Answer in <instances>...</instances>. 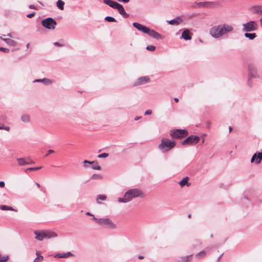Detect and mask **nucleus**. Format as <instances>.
Instances as JSON below:
<instances>
[{"label":"nucleus","instance_id":"1","mask_svg":"<svg viewBox=\"0 0 262 262\" xmlns=\"http://www.w3.org/2000/svg\"><path fill=\"white\" fill-rule=\"evenodd\" d=\"M233 30V27L232 25L223 24L212 27L210 28L209 33L213 38H219Z\"/></svg>","mask_w":262,"mask_h":262},{"label":"nucleus","instance_id":"2","mask_svg":"<svg viewBox=\"0 0 262 262\" xmlns=\"http://www.w3.org/2000/svg\"><path fill=\"white\" fill-rule=\"evenodd\" d=\"M144 196V193L142 190L138 188H133L126 191L123 198H119L118 201L120 203H127L134 198H143Z\"/></svg>","mask_w":262,"mask_h":262},{"label":"nucleus","instance_id":"3","mask_svg":"<svg viewBox=\"0 0 262 262\" xmlns=\"http://www.w3.org/2000/svg\"><path fill=\"white\" fill-rule=\"evenodd\" d=\"M176 145L174 140H170L167 138H162L161 143L158 145V148L162 152H168L171 150Z\"/></svg>","mask_w":262,"mask_h":262},{"label":"nucleus","instance_id":"4","mask_svg":"<svg viewBox=\"0 0 262 262\" xmlns=\"http://www.w3.org/2000/svg\"><path fill=\"white\" fill-rule=\"evenodd\" d=\"M34 233L35 235V239L41 241L45 238H51L57 236V234L49 230H35Z\"/></svg>","mask_w":262,"mask_h":262},{"label":"nucleus","instance_id":"5","mask_svg":"<svg viewBox=\"0 0 262 262\" xmlns=\"http://www.w3.org/2000/svg\"><path fill=\"white\" fill-rule=\"evenodd\" d=\"M92 220L97 224L105 228H113L115 226L113 221L108 217L98 219L97 217H92Z\"/></svg>","mask_w":262,"mask_h":262},{"label":"nucleus","instance_id":"6","mask_svg":"<svg viewBox=\"0 0 262 262\" xmlns=\"http://www.w3.org/2000/svg\"><path fill=\"white\" fill-rule=\"evenodd\" d=\"M41 24L42 26L49 30H53L57 24L56 21L51 17H48L42 20Z\"/></svg>","mask_w":262,"mask_h":262},{"label":"nucleus","instance_id":"7","mask_svg":"<svg viewBox=\"0 0 262 262\" xmlns=\"http://www.w3.org/2000/svg\"><path fill=\"white\" fill-rule=\"evenodd\" d=\"M243 31L244 32H251L256 30L258 25L254 21H250L243 25Z\"/></svg>","mask_w":262,"mask_h":262},{"label":"nucleus","instance_id":"8","mask_svg":"<svg viewBox=\"0 0 262 262\" xmlns=\"http://www.w3.org/2000/svg\"><path fill=\"white\" fill-rule=\"evenodd\" d=\"M200 140L199 136L191 135L182 142V145H194L197 144Z\"/></svg>","mask_w":262,"mask_h":262},{"label":"nucleus","instance_id":"9","mask_svg":"<svg viewBox=\"0 0 262 262\" xmlns=\"http://www.w3.org/2000/svg\"><path fill=\"white\" fill-rule=\"evenodd\" d=\"M188 135L186 129H174L171 131L170 135L174 138H179L185 137Z\"/></svg>","mask_w":262,"mask_h":262},{"label":"nucleus","instance_id":"10","mask_svg":"<svg viewBox=\"0 0 262 262\" xmlns=\"http://www.w3.org/2000/svg\"><path fill=\"white\" fill-rule=\"evenodd\" d=\"M16 160L19 166H26L35 163L34 161H33L30 157L18 158L16 159Z\"/></svg>","mask_w":262,"mask_h":262},{"label":"nucleus","instance_id":"11","mask_svg":"<svg viewBox=\"0 0 262 262\" xmlns=\"http://www.w3.org/2000/svg\"><path fill=\"white\" fill-rule=\"evenodd\" d=\"M116 9L118 11L123 18H126L129 17V14L126 13L122 5L117 2H116Z\"/></svg>","mask_w":262,"mask_h":262},{"label":"nucleus","instance_id":"12","mask_svg":"<svg viewBox=\"0 0 262 262\" xmlns=\"http://www.w3.org/2000/svg\"><path fill=\"white\" fill-rule=\"evenodd\" d=\"M262 160V151L255 153L251 158V162H255L256 164H259Z\"/></svg>","mask_w":262,"mask_h":262},{"label":"nucleus","instance_id":"13","mask_svg":"<svg viewBox=\"0 0 262 262\" xmlns=\"http://www.w3.org/2000/svg\"><path fill=\"white\" fill-rule=\"evenodd\" d=\"M248 69L249 71V79L255 77L256 70L255 66L252 64H248Z\"/></svg>","mask_w":262,"mask_h":262},{"label":"nucleus","instance_id":"14","mask_svg":"<svg viewBox=\"0 0 262 262\" xmlns=\"http://www.w3.org/2000/svg\"><path fill=\"white\" fill-rule=\"evenodd\" d=\"M150 80L148 76H143L139 78L135 82L134 85L138 86L144 84L148 82Z\"/></svg>","mask_w":262,"mask_h":262},{"label":"nucleus","instance_id":"15","mask_svg":"<svg viewBox=\"0 0 262 262\" xmlns=\"http://www.w3.org/2000/svg\"><path fill=\"white\" fill-rule=\"evenodd\" d=\"M85 163H88L89 164H91L92 168L94 169H96V170H100L101 169V167L99 165L98 162L96 161L90 162V161L85 160L83 161V166L84 167L87 168L88 167V166L86 165H85Z\"/></svg>","mask_w":262,"mask_h":262},{"label":"nucleus","instance_id":"16","mask_svg":"<svg viewBox=\"0 0 262 262\" xmlns=\"http://www.w3.org/2000/svg\"><path fill=\"white\" fill-rule=\"evenodd\" d=\"M146 34H147L150 37L156 39H159L162 38L161 35L159 33L149 28H148V31H147Z\"/></svg>","mask_w":262,"mask_h":262},{"label":"nucleus","instance_id":"17","mask_svg":"<svg viewBox=\"0 0 262 262\" xmlns=\"http://www.w3.org/2000/svg\"><path fill=\"white\" fill-rule=\"evenodd\" d=\"M133 26L139 31L143 32L144 33H146L147 31H148V28L138 23H134Z\"/></svg>","mask_w":262,"mask_h":262},{"label":"nucleus","instance_id":"18","mask_svg":"<svg viewBox=\"0 0 262 262\" xmlns=\"http://www.w3.org/2000/svg\"><path fill=\"white\" fill-rule=\"evenodd\" d=\"M107 199V196L104 194H98L96 196V201L97 204H102V202L105 201Z\"/></svg>","mask_w":262,"mask_h":262},{"label":"nucleus","instance_id":"19","mask_svg":"<svg viewBox=\"0 0 262 262\" xmlns=\"http://www.w3.org/2000/svg\"><path fill=\"white\" fill-rule=\"evenodd\" d=\"M252 12L255 14H262V5H256L253 6L251 8Z\"/></svg>","mask_w":262,"mask_h":262},{"label":"nucleus","instance_id":"20","mask_svg":"<svg viewBox=\"0 0 262 262\" xmlns=\"http://www.w3.org/2000/svg\"><path fill=\"white\" fill-rule=\"evenodd\" d=\"M33 82H43L46 85L51 84L53 83V81L50 79L44 78L43 79H35Z\"/></svg>","mask_w":262,"mask_h":262},{"label":"nucleus","instance_id":"21","mask_svg":"<svg viewBox=\"0 0 262 262\" xmlns=\"http://www.w3.org/2000/svg\"><path fill=\"white\" fill-rule=\"evenodd\" d=\"M183 21L182 19L180 17H177L174 19L168 21V23L171 25H178Z\"/></svg>","mask_w":262,"mask_h":262},{"label":"nucleus","instance_id":"22","mask_svg":"<svg viewBox=\"0 0 262 262\" xmlns=\"http://www.w3.org/2000/svg\"><path fill=\"white\" fill-rule=\"evenodd\" d=\"M8 45L11 47H15L17 45V42L10 38H2Z\"/></svg>","mask_w":262,"mask_h":262},{"label":"nucleus","instance_id":"23","mask_svg":"<svg viewBox=\"0 0 262 262\" xmlns=\"http://www.w3.org/2000/svg\"><path fill=\"white\" fill-rule=\"evenodd\" d=\"M182 37L185 40H190L191 37L190 35V32L188 30H184L182 33Z\"/></svg>","mask_w":262,"mask_h":262},{"label":"nucleus","instance_id":"24","mask_svg":"<svg viewBox=\"0 0 262 262\" xmlns=\"http://www.w3.org/2000/svg\"><path fill=\"white\" fill-rule=\"evenodd\" d=\"M188 177H186L184 178L179 183L180 185L183 187L184 186H189L190 185V183L188 182Z\"/></svg>","mask_w":262,"mask_h":262},{"label":"nucleus","instance_id":"25","mask_svg":"<svg viewBox=\"0 0 262 262\" xmlns=\"http://www.w3.org/2000/svg\"><path fill=\"white\" fill-rule=\"evenodd\" d=\"M73 255V254L72 253H71L70 252H68L67 253H58L57 254L55 255V257H57V258H67V257H68L69 256H71Z\"/></svg>","mask_w":262,"mask_h":262},{"label":"nucleus","instance_id":"26","mask_svg":"<svg viewBox=\"0 0 262 262\" xmlns=\"http://www.w3.org/2000/svg\"><path fill=\"white\" fill-rule=\"evenodd\" d=\"M0 209L2 210H10V211H13L15 212H17V210L13 208V207L11 206H8L6 205H0Z\"/></svg>","mask_w":262,"mask_h":262},{"label":"nucleus","instance_id":"27","mask_svg":"<svg viewBox=\"0 0 262 262\" xmlns=\"http://www.w3.org/2000/svg\"><path fill=\"white\" fill-rule=\"evenodd\" d=\"M21 120L25 123H28L30 121V116L25 114L21 116Z\"/></svg>","mask_w":262,"mask_h":262},{"label":"nucleus","instance_id":"28","mask_svg":"<svg viewBox=\"0 0 262 262\" xmlns=\"http://www.w3.org/2000/svg\"><path fill=\"white\" fill-rule=\"evenodd\" d=\"M36 254L37 255V257L34 259V262H40L43 260V256L39 255V252L38 251H36Z\"/></svg>","mask_w":262,"mask_h":262},{"label":"nucleus","instance_id":"29","mask_svg":"<svg viewBox=\"0 0 262 262\" xmlns=\"http://www.w3.org/2000/svg\"><path fill=\"white\" fill-rule=\"evenodd\" d=\"M245 36L252 40L256 37V34L255 33H249L247 32L245 34Z\"/></svg>","mask_w":262,"mask_h":262},{"label":"nucleus","instance_id":"30","mask_svg":"<svg viewBox=\"0 0 262 262\" xmlns=\"http://www.w3.org/2000/svg\"><path fill=\"white\" fill-rule=\"evenodd\" d=\"M42 168L41 166H38V167H30L28 168L25 169V172L26 173H28L29 171H35V170H38Z\"/></svg>","mask_w":262,"mask_h":262},{"label":"nucleus","instance_id":"31","mask_svg":"<svg viewBox=\"0 0 262 262\" xmlns=\"http://www.w3.org/2000/svg\"><path fill=\"white\" fill-rule=\"evenodd\" d=\"M103 2L106 5L115 9V2L112 0H103Z\"/></svg>","mask_w":262,"mask_h":262},{"label":"nucleus","instance_id":"32","mask_svg":"<svg viewBox=\"0 0 262 262\" xmlns=\"http://www.w3.org/2000/svg\"><path fill=\"white\" fill-rule=\"evenodd\" d=\"M57 6L58 7L59 9L60 10L63 9V6L64 5V3L61 1V0H58L57 3Z\"/></svg>","mask_w":262,"mask_h":262},{"label":"nucleus","instance_id":"33","mask_svg":"<svg viewBox=\"0 0 262 262\" xmlns=\"http://www.w3.org/2000/svg\"><path fill=\"white\" fill-rule=\"evenodd\" d=\"M91 179H94V180L102 179V177L101 175H100L99 174H94L92 176Z\"/></svg>","mask_w":262,"mask_h":262},{"label":"nucleus","instance_id":"34","mask_svg":"<svg viewBox=\"0 0 262 262\" xmlns=\"http://www.w3.org/2000/svg\"><path fill=\"white\" fill-rule=\"evenodd\" d=\"M104 20L108 22H114L115 18L112 16H106L105 17Z\"/></svg>","mask_w":262,"mask_h":262},{"label":"nucleus","instance_id":"35","mask_svg":"<svg viewBox=\"0 0 262 262\" xmlns=\"http://www.w3.org/2000/svg\"><path fill=\"white\" fill-rule=\"evenodd\" d=\"M108 156V154L107 153H102L98 155L99 158H105Z\"/></svg>","mask_w":262,"mask_h":262},{"label":"nucleus","instance_id":"36","mask_svg":"<svg viewBox=\"0 0 262 262\" xmlns=\"http://www.w3.org/2000/svg\"><path fill=\"white\" fill-rule=\"evenodd\" d=\"M146 49L148 51H154L156 49V47L154 46H147L146 47Z\"/></svg>","mask_w":262,"mask_h":262},{"label":"nucleus","instance_id":"37","mask_svg":"<svg viewBox=\"0 0 262 262\" xmlns=\"http://www.w3.org/2000/svg\"><path fill=\"white\" fill-rule=\"evenodd\" d=\"M0 51L5 53H7L9 52V49L4 47H0Z\"/></svg>","mask_w":262,"mask_h":262},{"label":"nucleus","instance_id":"38","mask_svg":"<svg viewBox=\"0 0 262 262\" xmlns=\"http://www.w3.org/2000/svg\"><path fill=\"white\" fill-rule=\"evenodd\" d=\"M9 258L8 256H6L5 257H3L2 258H0V262H5L7 261Z\"/></svg>","mask_w":262,"mask_h":262},{"label":"nucleus","instance_id":"39","mask_svg":"<svg viewBox=\"0 0 262 262\" xmlns=\"http://www.w3.org/2000/svg\"><path fill=\"white\" fill-rule=\"evenodd\" d=\"M205 255V251H201L200 252H199V253H198L196 255V256L198 257V256H202V257H203Z\"/></svg>","mask_w":262,"mask_h":262},{"label":"nucleus","instance_id":"40","mask_svg":"<svg viewBox=\"0 0 262 262\" xmlns=\"http://www.w3.org/2000/svg\"><path fill=\"white\" fill-rule=\"evenodd\" d=\"M190 257H191V255L187 256L186 257L183 258L182 261L183 262H187L189 260Z\"/></svg>","mask_w":262,"mask_h":262},{"label":"nucleus","instance_id":"41","mask_svg":"<svg viewBox=\"0 0 262 262\" xmlns=\"http://www.w3.org/2000/svg\"><path fill=\"white\" fill-rule=\"evenodd\" d=\"M35 12H32L31 13L28 14L27 15V17L28 18H31V17H33L35 15Z\"/></svg>","mask_w":262,"mask_h":262},{"label":"nucleus","instance_id":"42","mask_svg":"<svg viewBox=\"0 0 262 262\" xmlns=\"http://www.w3.org/2000/svg\"><path fill=\"white\" fill-rule=\"evenodd\" d=\"M54 152V151L52 149H50L48 150L47 154L46 155V156L47 157L49 154H53Z\"/></svg>","mask_w":262,"mask_h":262},{"label":"nucleus","instance_id":"43","mask_svg":"<svg viewBox=\"0 0 262 262\" xmlns=\"http://www.w3.org/2000/svg\"><path fill=\"white\" fill-rule=\"evenodd\" d=\"M29 8L32 9L38 10V8L34 5H30Z\"/></svg>","mask_w":262,"mask_h":262},{"label":"nucleus","instance_id":"44","mask_svg":"<svg viewBox=\"0 0 262 262\" xmlns=\"http://www.w3.org/2000/svg\"><path fill=\"white\" fill-rule=\"evenodd\" d=\"M54 45L57 47H62L63 45L58 42H54Z\"/></svg>","mask_w":262,"mask_h":262},{"label":"nucleus","instance_id":"45","mask_svg":"<svg viewBox=\"0 0 262 262\" xmlns=\"http://www.w3.org/2000/svg\"><path fill=\"white\" fill-rule=\"evenodd\" d=\"M152 112L150 110H147L146 111L145 113V115H150L151 114Z\"/></svg>","mask_w":262,"mask_h":262},{"label":"nucleus","instance_id":"46","mask_svg":"<svg viewBox=\"0 0 262 262\" xmlns=\"http://www.w3.org/2000/svg\"><path fill=\"white\" fill-rule=\"evenodd\" d=\"M5 186V183L3 181H0V187L3 188Z\"/></svg>","mask_w":262,"mask_h":262},{"label":"nucleus","instance_id":"47","mask_svg":"<svg viewBox=\"0 0 262 262\" xmlns=\"http://www.w3.org/2000/svg\"><path fill=\"white\" fill-rule=\"evenodd\" d=\"M4 130H6L7 131H9L10 129V128L9 126H5L4 125Z\"/></svg>","mask_w":262,"mask_h":262},{"label":"nucleus","instance_id":"48","mask_svg":"<svg viewBox=\"0 0 262 262\" xmlns=\"http://www.w3.org/2000/svg\"><path fill=\"white\" fill-rule=\"evenodd\" d=\"M3 36H8V37H13V36H12V34L11 33H8L7 34V35H3Z\"/></svg>","mask_w":262,"mask_h":262},{"label":"nucleus","instance_id":"49","mask_svg":"<svg viewBox=\"0 0 262 262\" xmlns=\"http://www.w3.org/2000/svg\"><path fill=\"white\" fill-rule=\"evenodd\" d=\"M120 2L128 3L130 0H117Z\"/></svg>","mask_w":262,"mask_h":262},{"label":"nucleus","instance_id":"50","mask_svg":"<svg viewBox=\"0 0 262 262\" xmlns=\"http://www.w3.org/2000/svg\"><path fill=\"white\" fill-rule=\"evenodd\" d=\"M207 3L200 2L198 4L199 6H204Z\"/></svg>","mask_w":262,"mask_h":262},{"label":"nucleus","instance_id":"51","mask_svg":"<svg viewBox=\"0 0 262 262\" xmlns=\"http://www.w3.org/2000/svg\"><path fill=\"white\" fill-rule=\"evenodd\" d=\"M86 215H88L92 216H93V217H95V216H94V215L92 214L90 212H87L86 213Z\"/></svg>","mask_w":262,"mask_h":262},{"label":"nucleus","instance_id":"52","mask_svg":"<svg viewBox=\"0 0 262 262\" xmlns=\"http://www.w3.org/2000/svg\"><path fill=\"white\" fill-rule=\"evenodd\" d=\"M4 124H2L0 125V129H4Z\"/></svg>","mask_w":262,"mask_h":262},{"label":"nucleus","instance_id":"53","mask_svg":"<svg viewBox=\"0 0 262 262\" xmlns=\"http://www.w3.org/2000/svg\"><path fill=\"white\" fill-rule=\"evenodd\" d=\"M174 100L175 101V102H179V99L178 98H174Z\"/></svg>","mask_w":262,"mask_h":262},{"label":"nucleus","instance_id":"54","mask_svg":"<svg viewBox=\"0 0 262 262\" xmlns=\"http://www.w3.org/2000/svg\"><path fill=\"white\" fill-rule=\"evenodd\" d=\"M259 21H260V25L262 27V17L260 18Z\"/></svg>","mask_w":262,"mask_h":262},{"label":"nucleus","instance_id":"55","mask_svg":"<svg viewBox=\"0 0 262 262\" xmlns=\"http://www.w3.org/2000/svg\"><path fill=\"white\" fill-rule=\"evenodd\" d=\"M36 185L37 186L38 188H39L40 187V185L39 183H36Z\"/></svg>","mask_w":262,"mask_h":262},{"label":"nucleus","instance_id":"56","mask_svg":"<svg viewBox=\"0 0 262 262\" xmlns=\"http://www.w3.org/2000/svg\"><path fill=\"white\" fill-rule=\"evenodd\" d=\"M138 258H139V259H143L144 257H143V256L139 255V256H138Z\"/></svg>","mask_w":262,"mask_h":262},{"label":"nucleus","instance_id":"57","mask_svg":"<svg viewBox=\"0 0 262 262\" xmlns=\"http://www.w3.org/2000/svg\"><path fill=\"white\" fill-rule=\"evenodd\" d=\"M29 46H30V43H27V45H26V48H27V49H28V48H29Z\"/></svg>","mask_w":262,"mask_h":262},{"label":"nucleus","instance_id":"58","mask_svg":"<svg viewBox=\"0 0 262 262\" xmlns=\"http://www.w3.org/2000/svg\"><path fill=\"white\" fill-rule=\"evenodd\" d=\"M38 3H39L40 5H41L42 6H43V4H42L41 2H40V1H38Z\"/></svg>","mask_w":262,"mask_h":262},{"label":"nucleus","instance_id":"59","mask_svg":"<svg viewBox=\"0 0 262 262\" xmlns=\"http://www.w3.org/2000/svg\"><path fill=\"white\" fill-rule=\"evenodd\" d=\"M139 119V117H137V118H136L135 119L136 120H138Z\"/></svg>","mask_w":262,"mask_h":262},{"label":"nucleus","instance_id":"60","mask_svg":"<svg viewBox=\"0 0 262 262\" xmlns=\"http://www.w3.org/2000/svg\"><path fill=\"white\" fill-rule=\"evenodd\" d=\"M188 217L189 218H190V217H191V214H189V215H188Z\"/></svg>","mask_w":262,"mask_h":262},{"label":"nucleus","instance_id":"61","mask_svg":"<svg viewBox=\"0 0 262 262\" xmlns=\"http://www.w3.org/2000/svg\"><path fill=\"white\" fill-rule=\"evenodd\" d=\"M231 127H229V132H231Z\"/></svg>","mask_w":262,"mask_h":262},{"label":"nucleus","instance_id":"62","mask_svg":"<svg viewBox=\"0 0 262 262\" xmlns=\"http://www.w3.org/2000/svg\"><path fill=\"white\" fill-rule=\"evenodd\" d=\"M0 38L2 40V38H4L3 37L0 36Z\"/></svg>","mask_w":262,"mask_h":262}]
</instances>
